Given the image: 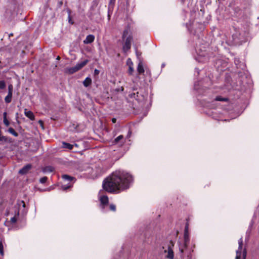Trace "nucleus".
Returning <instances> with one entry per match:
<instances>
[{"label":"nucleus","instance_id":"nucleus-1","mask_svg":"<svg viewBox=\"0 0 259 259\" xmlns=\"http://www.w3.org/2000/svg\"><path fill=\"white\" fill-rule=\"evenodd\" d=\"M133 181V177L129 173L116 170L104 180L103 188L109 193H119L128 189Z\"/></svg>","mask_w":259,"mask_h":259},{"label":"nucleus","instance_id":"nucleus-2","mask_svg":"<svg viewBox=\"0 0 259 259\" xmlns=\"http://www.w3.org/2000/svg\"><path fill=\"white\" fill-rule=\"evenodd\" d=\"M128 96L129 100H132L133 101L135 100L140 106H143L145 105L146 96L142 92L137 91L136 93H130Z\"/></svg>","mask_w":259,"mask_h":259},{"label":"nucleus","instance_id":"nucleus-3","mask_svg":"<svg viewBox=\"0 0 259 259\" xmlns=\"http://www.w3.org/2000/svg\"><path fill=\"white\" fill-rule=\"evenodd\" d=\"M128 33V30L125 29L123 31L122 34V38H125V42L123 46L122 50L124 53L127 52L131 48V43L133 41V37L129 35L127 36Z\"/></svg>","mask_w":259,"mask_h":259},{"label":"nucleus","instance_id":"nucleus-4","mask_svg":"<svg viewBox=\"0 0 259 259\" xmlns=\"http://www.w3.org/2000/svg\"><path fill=\"white\" fill-rule=\"evenodd\" d=\"M238 249L236 250V256L235 259H241V250L243 246V239L242 238L239 239L238 241ZM247 255V250L246 248H244L243 250L242 259H245Z\"/></svg>","mask_w":259,"mask_h":259},{"label":"nucleus","instance_id":"nucleus-5","mask_svg":"<svg viewBox=\"0 0 259 259\" xmlns=\"http://www.w3.org/2000/svg\"><path fill=\"white\" fill-rule=\"evenodd\" d=\"M88 60H85L81 63L77 64L74 67L66 69V72H67L70 74H73L84 67L88 63Z\"/></svg>","mask_w":259,"mask_h":259},{"label":"nucleus","instance_id":"nucleus-6","mask_svg":"<svg viewBox=\"0 0 259 259\" xmlns=\"http://www.w3.org/2000/svg\"><path fill=\"white\" fill-rule=\"evenodd\" d=\"M8 93L7 96L5 98V101L7 103H9L12 101L13 86L12 84H10L8 85Z\"/></svg>","mask_w":259,"mask_h":259},{"label":"nucleus","instance_id":"nucleus-7","mask_svg":"<svg viewBox=\"0 0 259 259\" xmlns=\"http://www.w3.org/2000/svg\"><path fill=\"white\" fill-rule=\"evenodd\" d=\"M233 41L235 45H239L241 42L240 38V34L239 32L236 31L232 34V36Z\"/></svg>","mask_w":259,"mask_h":259},{"label":"nucleus","instance_id":"nucleus-8","mask_svg":"<svg viewBox=\"0 0 259 259\" xmlns=\"http://www.w3.org/2000/svg\"><path fill=\"white\" fill-rule=\"evenodd\" d=\"M124 143L125 140L124 139L123 136L122 135L118 136L113 141V144H118L120 146H122Z\"/></svg>","mask_w":259,"mask_h":259},{"label":"nucleus","instance_id":"nucleus-9","mask_svg":"<svg viewBox=\"0 0 259 259\" xmlns=\"http://www.w3.org/2000/svg\"><path fill=\"white\" fill-rule=\"evenodd\" d=\"M115 3V0H110L108 8V16L109 19L110 18V15L112 14L113 12Z\"/></svg>","mask_w":259,"mask_h":259},{"label":"nucleus","instance_id":"nucleus-10","mask_svg":"<svg viewBox=\"0 0 259 259\" xmlns=\"http://www.w3.org/2000/svg\"><path fill=\"white\" fill-rule=\"evenodd\" d=\"M31 168L32 165L30 164H28L19 170V174L22 175H25L30 169H31Z\"/></svg>","mask_w":259,"mask_h":259},{"label":"nucleus","instance_id":"nucleus-11","mask_svg":"<svg viewBox=\"0 0 259 259\" xmlns=\"http://www.w3.org/2000/svg\"><path fill=\"white\" fill-rule=\"evenodd\" d=\"M221 66H222V67L220 68L221 70H224V68L227 66V63L221 59L217 60L215 62L216 67L219 69Z\"/></svg>","mask_w":259,"mask_h":259},{"label":"nucleus","instance_id":"nucleus-12","mask_svg":"<svg viewBox=\"0 0 259 259\" xmlns=\"http://www.w3.org/2000/svg\"><path fill=\"white\" fill-rule=\"evenodd\" d=\"M95 40V36L93 34H89L87 36L85 39L83 40L84 44H89L93 42Z\"/></svg>","mask_w":259,"mask_h":259},{"label":"nucleus","instance_id":"nucleus-13","mask_svg":"<svg viewBox=\"0 0 259 259\" xmlns=\"http://www.w3.org/2000/svg\"><path fill=\"white\" fill-rule=\"evenodd\" d=\"M100 201L103 206L107 205L109 202L108 197L106 195H103L100 197Z\"/></svg>","mask_w":259,"mask_h":259},{"label":"nucleus","instance_id":"nucleus-14","mask_svg":"<svg viewBox=\"0 0 259 259\" xmlns=\"http://www.w3.org/2000/svg\"><path fill=\"white\" fill-rule=\"evenodd\" d=\"M184 247L185 248H187L188 246V245L189 243V241H190V238H189V234H184Z\"/></svg>","mask_w":259,"mask_h":259},{"label":"nucleus","instance_id":"nucleus-15","mask_svg":"<svg viewBox=\"0 0 259 259\" xmlns=\"http://www.w3.org/2000/svg\"><path fill=\"white\" fill-rule=\"evenodd\" d=\"M25 115L26 117L29 118L31 120H34V115L32 112L30 111H27L26 109L25 110Z\"/></svg>","mask_w":259,"mask_h":259},{"label":"nucleus","instance_id":"nucleus-16","mask_svg":"<svg viewBox=\"0 0 259 259\" xmlns=\"http://www.w3.org/2000/svg\"><path fill=\"white\" fill-rule=\"evenodd\" d=\"M91 83L92 79L89 77H87L83 81V84L85 87H88L91 84Z\"/></svg>","mask_w":259,"mask_h":259},{"label":"nucleus","instance_id":"nucleus-17","mask_svg":"<svg viewBox=\"0 0 259 259\" xmlns=\"http://www.w3.org/2000/svg\"><path fill=\"white\" fill-rule=\"evenodd\" d=\"M137 71L139 74H143L145 71L143 64L141 62H139L138 64Z\"/></svg>","mask_w":259,"mask_h":259},{"label":"nucleus","instance_id":"nucleus-18","mask_svg":"<svg viewBox=\"0 0 259 259\" xmlns=\"http://www.w3.org/2000/svg\"><path fill=\"white\" fill-rule=\"evenodd\" d=\"M174 256V252L172 249L169 246L168 248V253L166 255V257L169 259H173Z\"/></svg>","mask_w":259,"mask_h":259},{"label":"nucleus","instance_id":"nucleus-19","mask_svg":"<svg viewBox=\"0 0 259 259\" xmlns=\"http://www.w3.org/2000/svg\"><path fill=\"white\" fill-rule=\"evenodd\" d=\"M62 147L64 148L68 149L69 150H71V149H72L73 146L72 145H71L69 143H66L65 142H62Z\"/></svg>","mask_w":259,"mask_h":259},{"label":"nucleus","instance_id":"nucleus-20","mask_svg":"<svg viewBox=\"0 0 259 259\" xmlns=\"http://www.w3.org/2000/svg\"><path fill=\"white\" fill-rule=\"evenodd\" d=\"M215 100L217 101L227 102L229 99L227 98L222 97V96H217L215 98Z\"/></svg>","mask_w":259,"mask_h":259},{"label":"nucleus","instance_id":"nucleus-21","mask_svg":"<svg viewBox=\"0 0 259 259\" xmlns=\"http://www.w3.org/2000/svg\"><path fill=\"white\" fill-rule=\"evenodd\" d=\"M8 132L15 137H17L18 136V134L12 127L9 128Z\"/></svg>","mask_w":259,"mask_h":259},{"label":"nucleus","instance_id":"nucleus-22","mask_svg":"<svg viewBox=\"0 0 259 259\" xmlns=\"http://www.w3.org/2000/svg\"><path fill=\"white\" fill-rule=\"evenodd\" d=\"M54 168L51 166H46L44 169L43 171L45 172H52L54 170Z\"/></svg>","mask_w":259,"mask_h":259},{"label":"nucleus","instance_id":"nucleus-23","mask_svg":"<svg viewBox=\"0 0 259 259\" xmlns=\"http://www.w3.org/2000/svg\"><path fill=\"white\" fill-rule=\"evenodd\" d=\"M6 115H7V113L6 112H4V124L6 125V126H9V124H10V122L9 121V120L7 119V117H6Z\"/></svg>","mask_w":259,"mask_h":259},{"label":"nucleus","instance_id":"nucleus-24","mask_svg":"<svg viewBox=\"0 0 259 259\" xmlns=\"http://www.w3.org/2000/svg\"><path fill=\"white\" fill-rule=\"evenodd\" d=\"M62 178L64 180H67L68 181H70L74 179L73 177H70L67 175H63Z\"/></svg>","mask_w":259,"mask_h":259},{"label":"nucleus","instance_id":"nucleus-25","mask_svg":"<svg viewBox=\"0 0 259 259\" xmlns=\"http://www.w3.org/2000/svg\"><path fill=\"white\" fill-rule=\"evenodd\" d=\"M98 5V2L97 1H93L92 5V6L91 7V9L94 10V9H95L97 7Z\"/></svg>","mask_w":259,"mask_h":259},{"label":"nucleus","instance_id":"nucleus-26","mask_svg":"<svg viewBox=\"0 0 259 259\" xmlns=\"http://www.w3.org/2000/svg\"><path fill=\"white\" fill-rule=\"evenodd\" d=\"M134 72V68L133 66H131V65L130 66H128V73L130 75H132Z\"/></svg>","mask_w":259,"mask_h":259},{"label":"nucleus","instance_id":"nucleus-27","mask_svg":"<svg viewBox=\"0 0 259 259\" xmlns=\"http://www.w3.org/2000/svg\"><path fill=\"white\" fill-rule=\"evenodd\" d=\"M47 180L48 178L47 177H44L40 179L39 182L41 184H44L47 182Z\"/></svg>","mask_w":259,"mask_h":259},{"label":"nucleus","instance_id":"nucleus-28","mask_svg":"<svg viewBox=\"0 0 259 259\" xmlns=\"http://www.w3.org/2000/svg\"><path fill=\"white\" fill-rule=\"evenodd\" d=\"M188 228H189V224L187 223H186V224L185 225V230H184V234H189Z\"/></svg>","mask_w":259,"mask_h":259},{"label":"nucleus","instance_id":"nucleus-29","mask_svg":"<svg viewBox=\"0 0 259 259\" xmlns=\"http://www.w3.org/2000/svg\"><path fill=\"white\" fill-rule=\"evenodd\" d=\"M110 209L111 211H115L116 210V206L113 204H111L110 205Z\"/></svg>","mask_w":259,"mask_h":259},{"label":"nucleus","instance_id":"nucleus-30","mask_svg":"<svg viewBox=\"0 0 259 259\" xmlns=\"http://www.w3.org/2000/svg\"><path fill=\"white\" fill-rule=\"evenodd\" d=\"M126 64L128 66L131 65V66H133V63L130 58H128L126 61Z\"/></svg>","mask_w":259,"mask_h":259},{"label":"nucleus","instance_id":"nucleus-31","mask_svg":"<svg viewBox=\"0 0 259 259\" xmlns=\"http://www.w3.org/2000/svg\"><path fill=\"white\" fill-rule=\"evenodd\" d=\"M11 222L13 224L17 222V219L16 218V217H14L12 218L11 219Z\"/></svg>","mask_w":259,"mask_h":259},{"label":"nucleus","instance_id":"nucleus-32","mask_svg":"<svg viewBox=\"0 0 259 259\" xmlns=\"http://www.w3.org/2000/svg\"><path fill=\"white\" fill-rule=\"evenodd\" d=\"M6 84L4 81L1 80V90L5 88Z\"/></svg>","mask_w":259,"mask_h":259},{"label":"nucleus","instance_id":"nucleus-33","mask_svg":"<svg viewBox=\"0 0 259 259\" xmlns=\"http://www.w3.org/2000/svg\"><path fill=\"white\" fill-rule=\"evenodd\" d=\"M19 204L20 205H22L23 207H25V202L23 201H20Z\"/></svg>","mask_w":259,"mask_h":259},{"label":"nucleus","instance_id":"nucleus-34","mask_svg":"<svg viewBox=\"0 0 259 259\" xmlns=\"http://www.w3.org/2000/svg\"><path fill=\"white\" fill-rule=\"evenodd\" d=\"M4 255V250H3V245L2 242H1V256Z\"/></svg>","mask_w":259,"mask_h":259},{"label":"nucleus","instance_id":"nucleus-35","mask_svg":"<svg viewBox=\"0 0 259 259\" xmlns=\"http://www.w3.org/2000/svg\"><path fill=\"white\" fill-rule=\"evenodd\" d=\"M70 187V186H63L62 187L64 190H66Z\"/></svg>","mask_w":259,"mask_h":259},{"label":"nucleus","instance_id":"nucleus-36","mask_svg":"<svg viewBox=\"0 0 259 259\" xmlns=\"http://www.w3.org/2000/svg\"><path fill=\"white\" fill-rule=\"evenodd\" d=\"M99 73V70H98L97 69H95V70H94V74L95 75H98Z\"/></svg>","mask_w":259,"mask_h":259},{"label":"nucleus","instance_id":"nucleus-37","mask_svg":"<svg viewBox=\"0 0 259 259\" xmlns=\"http://www.w3.org/2000/svg\"><path fill=\"white\" fill-rule=\"evenodd\" d=\"M131 134H132V131H131V130H129V131L128 132L127 135V137L130 138L131 137Z\"/></svg>","mask_w":259,"mask_h":259},{"label":"nucleus","instance_id":"nucleus-38","mask_svg":"<svg viewBox=\"0 0 259 259\" xmlns=\"http://www.w3.org/2000/svg\"><path fill=\"white\" fill-rule=\"evenodd\" d=\"M192 258V255L191 253H189L187 255L186 259H191Z\"/></svg>","mask_w":259,"mask_h":259},{"label":"nucleus","instance_id":"nucleus-39","mask_svg":"<svg viewBox=\"0 0 259 259\" xmlns=\"http://www.w3.org/2000/svg\"><path fill=\"white\" fill-rule=\"evenodd\" d=\"M63 5V2L62 1H60V2H58V7H61Z\"/></svg>","mask_w":259,"mask_h":259},{"label":"nucleus","instance_id":"nucleus-40","mask_svg":"<svg viewBox=\"0 0 259 259\" xmlns=\"http://www.w3.org/2000/svg\"><path fill=\"white\" fill-rule=\"evenodd\" d=\"M1 141L3 140L6 141L7 138L5 137L1 136Z\"/></svg>","mask_w":259,"mask_h":259},{"label":"nucleus","instance_id":"nucleus-41","mask_svg":"<svg viewBox=\"0 0 259 259\" xmlns=\"http://www.w3.org/2000/svg\"><path fill=\"white\" fill-rule=\"evenodd\" d=\"M112 122H113V123H115V122H116V118H113L112 119Z\"/></svg>","mask_w":259,"mask_h":259},{"label":"nucleus","instance_id":"nucleus-42","mask_svg":"<svg viewBox=\"0 0 259 259\" xmlns=\"http://www.w3.org/2000/svg\"><path fill=\"white\" fill-rule=\"evenodd\" d=\"M180 250L181 251V253L182 254H183V253H184V249L183 248H180Z\"/></svg>","mask_w":259,"mask_h":259},{"label":"nucleus","instance_id":"nucleus-43","mask_svg":"<svg viewBox=\"0 0 259 259\" xmlns=\"http://www.w3.org/2000/svg\"><path fill=\"white\" fill-rule=\"evenodd\" d=\"M133 91H137V88H136V87H133Z\"/></svg>","mask_w":259,"mask_h":259},{"label":"nucleus","instance_id":"nucleus-44","mask_svg":"<svg viewBox=\"0 0 259 259\" xmlns=\"http://www.w3.org/2000/svg\"><path fill=\"white\" fill-rule=\"evenodd\" d=\"M136 54L137 56L141 55V53H139L137 51H136Z\"/></svg>","mask_w":259,"mask_h":259},{"label":"nucleus","instance_id":"nucleus-45","mask_svg":"<svg viewBox=\"0 0 259 259\" xmlns=\"http://www.w3.org/2000/svg\"><path fill=\"white\" fill-rule=\"evenodd\" d=\"M181 258H182V259H184V258H183V254L181 255Z\"/></svg>","mask_w":259,"mask_h":259},{"label":"nucleus","instance_id":"nucleus-46","mask_svg":"<svg viewBox=\"0 0 259 259\" xmlns=\"http://www.w3.org/2000/svg\"><path fill=\"white\" fill-rule=\"evenodd\" d=\"M57 59H58V60L60 59V57L58 56Z\"/></svg>","mask_w":259,"mask_h":259},{"label":"nucleus","instance_id":"nucleus-47","mask_svg":"<svg viewBox=\"0 0 259 259\" xmlns=\"http://www.w3.org/2000/svg\"><path fill=\"white\" fill-rule=\"evenodd\" d=\"M181 1L182 3H184L185 1V0H181Z\"/></svg>","mask_w":259,"mask_h":259},{"label":"nucleus","instance_id":"nucleus-48","mask_svg":"<svg viewBox=\"0 0 259 259\" xmlns=\"http://www.w3.org/2000/svg\"><path fill=\"white\" fill-rule=\"evenodd\" d=\"M196 90H198V88H197L196 87H195Z\"/></svg>","mask_w":259,"mask_h":259}]
</instances>
